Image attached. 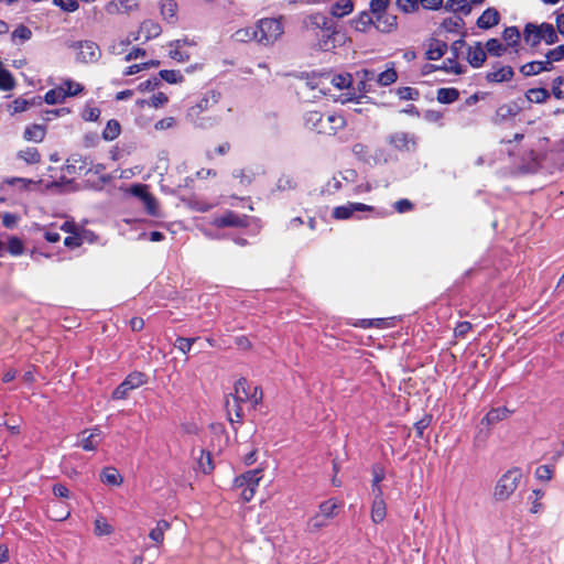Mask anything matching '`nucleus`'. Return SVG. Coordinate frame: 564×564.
Listing matches in <instances>:
<instances>
[{"instance_id":"obj_31","label":"nucleus","mask_w":564,"mask_h":564,"mask_svg":"<svg viewBox=\"0 0 564 564\" xmlns=\"http://www.w3.org/2000/svg\"><path fill=\"white\" fill-rule=\"evenodd\" d=\"M100 480L109 486H120L123 481L118 470L113 467H106L100 474Z\"/></svg>"},{"instance_id":"obj_55","label":"nucleus","mask_w":564,"mask_h":564,"mask_svg":"<svg viewBox=\"0 0 564 564\" xmlns=\"http://www.w3.org/2000/svg\"><path fill=\"white\" fill-rule=\"evenodd\" d=\"M30 106V102L23 98L14 99L9 106V110L12 115L25 111Z\"/></svg>"},{"instance_id":"obj_60","label":"nucleus","mask_w":564,"mask_h":564,"mask_svg":"<svg viewBox=\"0 0 564 564\" xmlns=\"http://www.w3.org/2000/svg\"><path fill=\"white\" fill-rule=\"evenodd\" d=\"M535 477L539 479V480H543V481H550L553 477V470L550 466L547 465H542V466H539L536 469H535Z\"/></svg>"},{"instance_id":"obj_2","label":"nucleus","mask_w":564,"mask_h":564,"mask_svg":"<svg viewBox=\"0 0 564 564\" xmlns=\"http://www.w3.org/2000/svg\"><path fill=\"white\" fill-rule=\"evenodd\" d=\"M523 478V474L521 468L511 467L507 471H505L496 481L492 491V498L497 502H505L516 492L521 480Z\"/></svg>"},{"instance_id":"obj_25","label":"nucleus","mask_w":564,"mask_h":564,"mask_svg":"<svg viewBox=\"0 0 564 564\" xmlns=\"http://www.w3.org/2000/svg\"><path fill=\"white\" fill-rule=\"evenodd\" d=\"M46 135V129L42 124H30L24 129L23 138L26 141L42 142Z\"/></svg>"},{"instance_id":"obj_39","label":"nucleus","mask_w":564,"mask_h":564,"mask_svg":"<svg viewBox=\"0 0 564 564\" xmlns=\"http://www.w3.org/2000/svg\"><path fill=\"white\" fill-rule=\"evenodd\" d=\"M234 39L237 42L247 43L250 41L257 42V32H256V25L254 26H248L243 29H239L234 33Z\"/></svg>"},{"instance_id":"obj_4","label":"nucleus","mask_w":564,"mask_h":564,"mask_svg":"<svg viewBox=\"0 0 564 564\" xmlns=\"http://www.w3.org/2000/svg\"><path fill=\"white\" fill-rule=\"evenodd\" d=\"M231 397L245 403L249 402L256 409L262 402L263 392L259 386H252L247 379L240 378L235 383Z\"/></svg>"},{"instance_id":"obj_28","label":"nucleus","mask_w":564,"mask_h":564,"mask_svg":"<svg viewBox=\"0 0 564 564\" xmlns=\"http://www.w3.org/2000/svg\"><path fill=\"white\" fill-rule=\"evenodd\" d=\"M397 26V17L383 12L376 17V29L382 32H390L393 28Z\"/></svg>"},{"instance_id":"obj_15","label":"nucleus","mask_w":564,"mask_h":564,"mask_svg":"<svg viewBox=\"0 0 564 564\" xmlns=\"http://www.w3.org/2000/svg\"><path fill=\"white\" fill-rule=\"evenodd\" d=\"M161 31V26L156 22L152 20H145L141 23L139 31L133 34L132 40L138 41L141 36H143L145 41H149L159 36Z\"/></svg>"},{"instance_id":"obj_24","label":"nucleus","mask_w":564,"mask_h":564,"mask_svg":"<svg viewBox=\"0 0 564 564\" xmlns=\"http://www.w3.org/2000/svg\"><path fill=\"white\" fill-rule=\"evenodd\" d=\"M447 51V44L443 41L433 39L429 43V48L425 53L429 61L440 59Z\"/></svg>"},{"instance_id":"obj_53","label":"nucleus","mask_w":564,"mask_h":564,"mask_svg":"<svg viewBox=\"0 0 564 564\" xmlns=\"http://www.w3.org/2000/svg\"><path fill=\"white\" fill-rule=\"evenodd\" d=\"M328 519L321 516L318 512L313 516L308 521V529L312 532H316L327 525Z\"/></svg>"},{"instance_id":"obj_41","label":"nucleus","mask_w":564,"mask_h":564,"mask_svg":"<svg viewBox=\"0 0 564 564\" xmlns=\"http://www.w3.org/2000/svg\"><path fill=\"white\" fill-rule=\"evenodd\" d=\"M120 131V123L117 120L111 119L107 122L102 131V138L107 141H112L119 137Z\"/></svg>"},{"instance_id":"obj_38","label":"nucleus","mask_w":564,"mask_h":564,"mask_svg":"<svg viewBox=\"0 0 564 564\" xmlns=\"http://www.w3.org/2000/svg\"><path fill=\"white\" fill-rule=\"evenodd\" d=\"M445 9L452 12H460L468 15L471 11V7L467 0H448L445 4Z\"/></svg>"},{"instance_id":"obj_20","label":"nucleus","mask_w":564,"mask_h":564,"mask_svg":"<svg viewBox=\"0 0 564 564\" xmlns=\"http://www.w3.org/2000/svg\"><path fill=\"white\" fill-rule=\"evenodd\" d=\"M500 22V14L495 8H488L477 19V26L482 30H488L496 26Z\"/></svg>"},{"instance_id":"obj_8","label":"nucleus","mask_w":564,"mask_h":564,"mask_svg":"<svg viewBox=\"0 0 564 564\" xmlns=\"http://www.w3.org/2000/svg\"><path fill=\"white\" fill-rule=\"evenodd\" d=\"M514 76L513 68L509 65H500L499 63L487 72L485 78L488 83L500 84L510 82Z\"/></svg>"},{"instance_id":"obj_44","label":"nucleus","mask_w":564,"mask_h":564,"mask_svg":"<svg viewBox=\"0 0 564 564\" xmlns=\"http://www.w3.org/2000/svg\"><path fill=\"white\" fill-rule=\"evenodd\" d=\"M339 507L336 500L329 499L319 505L318 513L326 519H332L336 514V509Z\"/></svg>"},{"instance_id":"obj_18","label":"nucleus","mask_w":564,"mask_h":564,"mask_svg":"<svg viewBox=\"0 0 564 564\" xmlns=\"http://www.w3.org/2000/svg\"><path fill=\"white\" fill-rule=\"evenodd\" d=\"M552 69L553 65H551L546 57L543 61L529 62L520 67V72L527 77L534 76L543 72H550Z\"/></svg>"},{"instance_id":"obj_63","label":"nucleus","mask_w":564,"mask_h":564,"mask_svg":"<svg viewBox=\"0 0 564 564\" xmlns=\"http://www.w3.org/2000/svg\"><path fill=\"white\" fill-rule=\"evenodd\" d=\"M129 192L141 200H143L150 194L148 186L144 184H134L130 187Z\"/></svg>"},{"instance_id":"obj_59","label":"nucleus","mask_w":564,"mask_h":564,"mask_svg":"<svg viewBox=\"0 0 564 564\" xmlns=\"http://www.w3.org/2000/svg\"><path fill=\"white\" fill-rule=\"evenodd\" d=\"M8 251L13 256H19L23 252V243L17 237H11L7 245Z\"/></svg>"},{"instance_id":"obj_22","label":"nucleus","mask_w":564,"mask_h":564,"mask_svg":"<svg viewBox=\"0 0 564 564\" xmlns=\"http://www.w3.org/2000/svg\"><path fill=\"white\" fill-rule=\"evenodd\" d=\"M245 402L238 401L235 397H231V400L228 398L226 400V411L228 419L231 423L241 422L243 417L242 404Z\"/></svg>"},{"instance_id":"obj_27","label":"nucleus","mask_w":564,"mask_h":564,"mask_svg":"<svg viewBox=\"0 0 564 564\" xmlns=\"http://www.w3.org/2000/svg\"><path fill=\"white\" fill-rule=\"evenodd\" d=\"M387 517V503L384 500H372L370 518L375 524L382 523Z\"/></svg>"},{"instance_id":"obj_17","label":"nucleus","mask_w":564,"mask_h":564,"mask_svg":"<svg viewBox=\"0 0 564 564\" xmlns=\"http://www.w3.org/2000/svg\"><path fill=\"white\" fill-rule=\"evenodd\" d=\"M262 479V470L257 468L249 470L235 479V486L240 487H252L258 488L260 480Z\"/></svg>"},{"instance_id":"obj_1","label":"nucleus","mask_w":564,"mask_h":564,"mask_svg":"<svg viewBox=\"0 0 564 564\" xmlns=\"http://www.w3.org/2000/svg\"><path fill=\"white\" fill-rule=\"evenodd\" d=\"M307 25L312 28L318 40V48L324 52L335 48L337 43L344 39V35L335 30L332 21L322 13L310 15Z\"/></svg>"},{"instance_id":"obj_36","label":"nucleus","mask_w":564,"mask_h":564,"mask_svg":"<svg viewBox=\"0 0 564 564\" xmlns=\"http://www.w3.org/2000/svg\"><path fill=\"white\" fill-rule=\"evenodd\" d=\"M356 31L366 32L369 26L373 24L376 26V20L373 21L368 12L360 13L357 18L351 21Z\"/></svg>"},{"instance_id":"obj_64","label":"nucleus","mask_w":564,"mask_h":564,"mask_svg":"<svg viewBox=\"0 0 564 564\" xmlns=\"http://www.w3.org/2000/svg\"><path fill=\"white\" fill-rule=\"evenodd\" d=\"M169 98L164 93H158L153 95L148 104L153 108H160L167 102Z\"/></svg>"},{"instance_id":"obj_30","label":"nucleus","mask_w":564,"mask_h":564,"mask_svg":"<svg viewBox=\"0 0 564 564\" xmlns=\"http://www.w3.org/2000/svg\"><path fill=\"white\" fill-rule=\"evenodd\" d=\"M17 158L26 164L33 165L41 162V153L34 147H28L17 153Z\"/></svg>"},{"instance_id":"obj_54","label":"nucleus","mask_w":564,"mask_h":564,"mask_svg":"<svg viewBox=\"0 0 564 564\" xmlns=\"http://www.w3.org/2000/svg\"><path fill=\"white\" fill-rule=\"evenodd\" d=\"M352 78L350 74H339L333 77L332 83L338 89L348 88L351 85Z\"/></svg>"},{"instance_id":"obj_61","label":"nucleus","mask_w":564,"mask_h":564,"mask_svg":"<svg viewBox=\"0 0 564 564\" xmlns=\"http://www.w3.org/2000/svg\"><path fill=\"white\" fill-rule=\"evenodd\" d=\"M53 3L66 12H74L78 9L77 0H53Z\"/></svg>"},{"instance_id":"obj_49","label":"nucleus","mask_w":564,"mask_h":564,"mask_svg":"<svg viewBox=\"0 0 564 564\" xmlns=\"http://www.w3.org/2000/svg\"><path fill=\"white\" fill-rule=\"evenodd\" d=\"M198 467L204 474H208L214 469L212 455L208 452L200 451V456L198 458Z\"/></svg>"},{"instance_id":"obj_21","label":"nucleus","mask_w":564,"mask_h":564,"mask_svg":"<svg viewBox=\"0 0 564 564\" xmlns=\"http://www.w3.org/2000/svg\"><path fill=\"white\" fill-rule=\"evenodd\" d=\"M467 61L475 68L482 66L486 61V51L484 50L480 42H477L474 46L468 47Z\"/></svg>"},{"instance_id":"obj_62","label":"nucleus","mask_w":564,"mask_h":564,"mask_svg":"<svg viewBox=\"0 0 564 564\" xmlns=\"http://www.w3.org/2000/svg\"><path fill=\"white\" fill-rule=\"evenodd\" d=\"M397 7L404 13L412 12L419 8L417 0H397Z\"/></svg>"},{"instance_id":"obj_3","label":"nucleus","mask_w":564,"mask_h":564,"mask_svg":"<svg viewBox=\"0 0 564 564\" xmlns=\"http://www.w3.org/2000/svg\"><path fill=\"white\" fill-rule=\"evenodd\" d=\"M257 43L262 46H272L283 33L284 25L282 18H263L256 24Z\"/></svg>"},{"instance_id":"obj_26","label":"nucleus","mask_w":564,"mask_h":564,"mask_svg":"<svg viewBox=\"0 0 564 564\" xmlns=\"http://www.w3.org/2000/svg\"><path fill=\"white\" fill-rule=\"evenodd\" d=\"M523 39L528 45L538 46L541 43L540 25L528 23L523 30Z\"/></svg>"},{"instance_id":"obj_5","label":"nucleus","mask_w":564,"mask_h":564,"mask_svg":"<svg viewBox=\"0 0 564 564\" xmlns=\"http://www.w3.org/2000/svg\"><path fill=\"white\" fill-rule=\"evenodd\" d=\"M219 99L220 94L218 91H207L194 106L188 108L186 115L188 120L198 127H205L204 122L200 120V115L216 106Z\"/></svg>"},{"instance_id":"obj_9","label":"nucleus","mask_w":564,"mask_h":564,"mask_svg":"<svg viewBox=\"0 0 564 564\" xmlns=\"http://www.w3.org/2000/svg\"><path fill=\"white\" fill-rule=\"evenodd\" d=\"M213 225L217 228L224 227H245L247 226L246 217H241L235 212L227 210L224 215L215 217L213 219Z\"/></svg>"},{"instance_id":"obj_51","label":"nucleus","mask_w":564,"mask_h":564,"mask_svg":"<svg viewBox=\"0 0 564 564\" xmlns=\"http://www.w3.org/2000/svg\"><path fill=\"white\" fill-rule=\"evenodd\" d=\"M144 208L147 213L151 216H159V203L156 198L150 193L143 200H142Z\"/></svg>"},{"instance_id":"obj_10","label":"nucleus","mask_w":564,"mask_h":564,"mask_svg":"<svg viewBox=\"0 0 564 564\" xmlns=\"http://www.w3.org/2000/svg\"><path fill=\"white\" fill-rule=\"evenodd\" d=\"M323 124L324 127H322V133L327 135H334L339 130L345 128L346 120L343 115L333 112L328 113L326 118L324 117Z\"/></svg>"},{"instance_id":"obj_57","label":"nucleus","mask_w":564,"mask_h":564,"mask_svg":"<svg viewBox=\"0 0 564 564\" xmlns=\"http://www.w3.org/2000/svg\"><path fill=\"white\" fill-rule=\"evenodd\" d=\"M545 57L547 61H550L551 65H553L554 62H560L564 59V44L558 45L557 47L550 50Z\"/></svg>"},{"instance_id":"obj_29","label":"nucleus","mask_w":564,"mask_h":564,"mask_svg":"<svg viewBox=\"0 0 564 564\" xmlns=\"http://www.w3.org/2000/svg\"><path fill=\"white\" fill-rule=\"evenodd\" d=\"M323 119L324 116L316 110L307 111L304 116L305 126L308 129L315 130L318 133H322V127H324Z\"/></svg>"},{"instance_id":"obj_13","label":"nucleus","mask_w":564,"mask_h":564,"mask_svg":"<svg viewBox=\"0 0 564 564\" xmlns=\"http://www.w3.org/2000/svg\"><path fill=\"white\" fill-rule=\"evenodd\" d=\"M519 112L520 108L516 104H503L496 109L491 121L499 126L514 118Z\"/></svg>"},{"instance_id":"obj_32","label":"nucleus","mask_w":564,"mask_h":564,"mask_svg":"<svg viewBox=\"0 0 564 564\" xmlns=\"http://www.w3.org/2000/svg\"><path fill=\"white\" fill-rule=\"evenodd\" d=\"M66 99V93L64 86H58L53 89H50L45 96L44 101L48 105L61 104Z\"/></svg>"},{"instance_id":"obj_48","label":"nucleus","mask_w":564,"mask_h":564,"mask_svg":"<svg viewBox=\"0 0 564 564\" xmlns=\"http://www.w3.org/2000/svg\"><path fill=\"white\" fill-rule=\"evenodd\" d=\"M160 77L169 84H177L184 80L183 75L178 70L163 69L159 73Z\"/></svg>"},{"instance_id":"obj_11","label":"nucleus","mask_w":564,"mask_h":564,"mask_svg":"<svg viewBox=\"0 0 564 564\" xmlns=\"http://www.w3.org/2000/svg\"><path fill=\"white\" fill-rule=\"evenodd\" d=\"M139 7L138 0H111L106 3L105 11L110 14L129 13L137 10Z\"/></svg>"},{"instance_id":"obj_43","label":"nucleus","mask_w":564,"mask_h":564,"mask_svg":"<svg viewBox=\"0 0 564 564\" xmlns=\"http://www.w3.org/2000/svg\"><path fill=\"white\" fill-rule=\"evenodd\" d=\"M398 79L397 70L393 67L387 68L384 72L377 76L379 86L386 87L395 83Z\"/></svg>"},{"instance_id":"obj_35","label":"nucleus","mask_w":564,"mask_h":564,"mask_svg":"<svg viewBox=\"0 0 564 564\" xmlns=\"http://www.w3.org/2000/svg\"><path fill=\"white\" fill-rule=\"evenodd\" d=\"M541 41H544L547 45H552L558 41V36L554 26L550 23L540 24Z\"/></svg>"},{"instance_id":"obj_46","label":"nucleus","mask_w":564,"mask_h":564,"mask_svg":"<svg viewBox=\"0 0 564 564\" xmlns=\"http://www.w3.org/2000/svg\"><path fill=\"white\" fill-rule=\"evenodd\" d=\"M169 45L171 47L169 54L173 59L181 63L189 59V56L181 51V40H175L171 42Z\"/></svg>"},{"instance_id":"obj_52","label":"nucleus","mask_w":564,"mask_h":564,"mask_svg":"<svg viewBox=\"0 0 564 564\" xmlns=\"http://www.w3.org/2000/svg\"><path fill=\"white\" fill-rule=\"evenodd\" d=\"M113 531L112 527L105 518H97L95 520V533L97 535H109Z\"/></svg>"},{"instance_id":"obj_37","label":"nucleus","mask_w":564,"mask_h":564,"mask_svg":"<svg viewBox=\"0 0 564 564\" xmlns=\"http://www.w3.org/2000/svg\"><path fill=\"white\" fill-rule=\"evenodd\" d=\"M550 93L545 88H531L527 91L525 97L530 102L543 104L550 98Z\"/></svg>"},{"instance_id":"obj_34","label":"nucleus","mask_w":564,"mask_h":564,"mask_svg":"<svg viewBox=\"0 0 564 564\" xmlns=\"http://www.w3.org/2000/svg\"><path fill=\"white\" fill-rule=\"evenodd\" d=\"M459 97V91L456 88H440L436 93V99L441 104H452Z\"/></svg>"},{"instance_id":"obj_58","label":"nucleus","mask_w":564,"mask_h":564,"mask_svg":"<svg viewBox=\"0 0 564 564\" xmlns=\"http://www.w3.org/2000/svg\"><path fill=\"white\" fill-rule=\"evenodd\" d=\"M197 340V338H185L178 337L174 344V346L181 350L183 354H187L191 351L193 344Z\"/></svg>"},{"instance_id":"obj_7","label":"nucleus","mask_w":564,"mask_h":564,"mask_svg":"<svg viewBox=\"0 0 564 564\" xmlns=\"http://www.w3.org/2000/svg\"><path fill=\"white\" fill-rule=\"evenodd\" d=\"M77 51V61L85 64L96 63L101 56V51L97 43L93 41H78L70 45Z\"/></svg>"},{"instance_id":"obj_40","label":"nucleus","mask_w":564,"mask_h":564,"mask_svg":"<svg viewBox=\"0 0 564 564\" xmlns=\"http://www.w3.org/2000/svg\"><path fill=\"white\" fill-rule=\"evenodd\" d=\"M502 39L508 46L514 47L519 44L521 34L517 26H508L502 32Z\"/></svg>"},{"instance_id":"obj_6","label":"nucleus","mask_w":564,"mask_h":564,"mask_svg":"<svg viewBox=\"0 0 564 564\" xmlns=\"http://www.w3.org/2000/svg\"><path fill=\"white\" fill-rule=\"evenodd\" d=\"M148 381L147 375L143 372L134 371L127 376V378L115 389L112 399H126L130 391L145 384Z\"/></svg>"},{"instance_id":"obj_42","label":"nucleus","mask_w":564,"mask_h":564,"mask_svg":"<svg viewBox=\"0 0 564 564\" xmlns=\"http://www.w3.org/2000/svg\"><path fill=\"white\" fill-rule=\"evenodd\" d=\"M486 53L492 56H501L507 51V46H505L498 39H489L485 44Z\"/></svg>"},{"instance_id":"obj_33","label":"nucleus","mask_w":564,"mask_h":564,"mask_svg":"<svg viewBox=\"0 0 564 564\" xmlns=\"http://www.w3.org/2000/svg\"><path fill=\"white\" fill-rule=\"evenodd\" d=\"M354 9L351 0H339L330 8V13L334 17L343 18L349 14Z\"/></svg>"},{"instance_id":"obj_12","label":"nucleus","mask_w":564,"mask_h":564,"mask_svg":"<svg viewBox=\"0 0 564 564\" xmlns=\"http://www.w3.org/2000/svg\"><path fill=\"white\" fill-rule=\"evenodd\" d=\"M372 207L362 203H348L343 206L335 207L333 217L336 219H348L357 212H369Z\"/></svg>"},{"instance_id":"obj_23","label":"nucleus","mask_w":564,"mask_h":564,"mask_svg":"<svg viewBox=\"0 0 564 564\" xmlns=\"http://www.w3.org/2000/svg\"><path fill=\"white\" fill-rule=\"evenodd\" d=\"M171 529V523L166 520H159L156 525L149 532V538L155 543L156 546H161L164 542V534Z\"/></svg>"},{"instance_id":"obj_56","label":"nucleus","mask_w":564,"mask_h":564,"mask_svg":"<svg viewBox=\"0 0 564 564\" xmlns=\"http://www.w3.org/2000/svg\"><path fill=\"white\" fill-rule=\"evenodd\" d=\"M552 95L556 99H564V77H556L552 82Z\"/></svg>"},{"instance_id":"obj_16","label":"nucleus","mask_w":564,"mask_h":564,"mask_svg":"<svg viewBox=\"0 0 564 564\" xmlns=\"http://www.w3.org/2000/svg\"><path fill=\"white\" fill-rule=\"evenodd\" d=\"M511 413H512V411L506 406L491 409L481 419L480 424L486 425L487 427H491V426L496 425L498 422L508 419Z\"/></svg>"},{"instance_id":"obj_19","label":"nucleus","mask_w":564,"mask_h":564,"mask_svg":"<svg viewBox=\"0 0 564 564\" xmlns=\"http://www.w3.org/2000/svg\"><path fill=\"white\" fill-rule=\"evenodd\" d=\"M102 440V433L99 429H93L83 432L80 446L85 451H96Z\"/></svg>"},{"instance_id":"obj_50","label":"nucleus","mask_w":564,"mask_h":564,"mask_svg":"<svg viewBox=\"0 0 564 564\" xmlns=\"http://www.w3.org/2000/svg\"><path fill=\"white\" fill-rule=\"evenodd\" d=\"M32 37V31L24 24L18 25L11 34L12 41L20 40L25 42Z\"/></svg>"},{"instance_id":"obj_14","label":"nucleus","mask_w":564,"mask_h":564,"mask_svg":"<svg viewBox=\"0 0 564 564\" xmlns=\"http://www.w3.org/2000/svg\"><path fill=\"white\" fill-rule=\"evenodd\" d=\"M390 144L399 151H411L415 148V138L406 132H395L389 139Z\"/></svg>"},{"instance_id":"obj_45","label":"nucleus","mask_w":564,"mask_h":564,"mask_svg":"<svg viewBox=\"0 0 564 564\" xmlns=\"http://www.w3.org/2000/svg\"><path fill=\"white\" fill-rule=\"evenodd\" d=\"M177 11V4L174 0H162L161 2V14L165 20H172L175 18Z\"/></svg>"},{"instance_id":"obj_47","label":"nucleus","mask_w":564,"mask_h":564,"mask_svg":"<svg viewBox=\"0 0 564 564\" xmlns=\"http://www.w3.org/2000/svg\"><path fill=\"white\" fill-rule=\"evenodd\" d=\"M133 34L128 35L126 39H121L109 46L111 54L119 55L127 51V47L131 44Z\"/></svg>"}]
</instances>
